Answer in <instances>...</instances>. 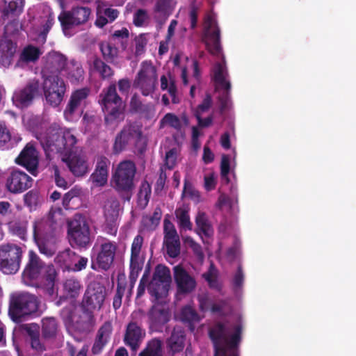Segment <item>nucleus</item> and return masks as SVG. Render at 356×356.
Listing matches in <instances>:
<instances>
[{"mask_svg":"<svg viewBox=\"0 0 356 356\" xmlns=\"http://www.w3.org/2000/svg\"><path fill=\"white\" fill-rule=\"evenodd\" d=\"M62 75L66 76L72 83H75L83 79V70L78 62L71 60L66 65Z\"/></svg>","mask_w":356,"mask_h":356,"instance_id":"473e14b6","label":"nucleus"},{"mask_svg":"<svg viewBox=\"0 0 356 356\" xmlns=\"http://www.w3.org/2000/svg\"><path fill=\"white\" fill-rule=\"evenodd\" d=\"M100 49L104 57L111 62H113L118 56V49L111 41L102 42Z\"/></svg>","mask_w":356,"mask_h":356,"instance_id":"37998d69","label":"nucleus"},{"mask_svg":"<svg viewBox=\"0 0 356 356\" xmlns=\"http://www.w3.org/2000/svg\"><path fill=\"white\" fill-rule=\"evenodd\" d=\"M150 194V185L147 181L143 182L138 193V204L140 207H144L147 204Z\"/></svg>","mask_w":356,"mask_h":356,"instance_id":"de8ad7c7","label":"nucleus"},{"mask_svg":"<svg viewBox=\"0 0 356 356\" xmlns=\"http://www.w3.org/2000/svg\"><path fill=\"white\" fill-rule=\"evenodd\" d=\"M204 277L211 287H218V283L217 280V270L213 267L211 266L209 272L204 275Z\"/></svg>","mask_w":356,"mask_h":356,"instance_id":"e2e57ef3","label":"nucleus"},{"mask_svg":"<svg viewBox=\"0 0 356 356\" xmlns=\"http://www.w3.org/2000/svg\"><path fill=\"white\" fill-rule=\"evenodd\" d=\"M164 233L168 254L175 257L179 253V239L174 225L167 218L164 220Z\"/></svg>","mask_w":356,"mask_h":356,"instance_id":"4be33fe9","label":"nucleus"},{"mask_svg":"<svg viewBox=\"0 0 356 356\" xmlns=\"http://www.w3.org/2000/svg\"><path fill=\"white\" fill-rule=\"evenodd\" d=\"M139 356H162L161 341L157 339L149 341L147 348L140 353Z\"/></svg>","mask_w":356,"mask_h":356,"instance_id":"c03bdc74","label":"nucleus"},{"mask_svg":"<svg viewBox=\"0 0 356 356\" xmlns=\"http://www.w3.org/2000/svg\"><path fill=\"white\" fill-rule=\"evenodd\" d=\"M168 347L173 353L179 352L184 346V333L180 327H175L168 340Z\"/></svg>","mask_w":356,"mask_h":356,"instance_id":"c9c22d12","label":"nucleus"},{"mask_svg":"<svg viewBox=\"0 0 356 356\" xmlns=\"http://www.w3.org/2000/svg\"><path fill=\"white\" fill-rule=\"evenodd\" d=\"M119 12L117 9L107 7L103 2H98L97 7V19L95 24L102 28L107 23L114 21L118 16Z\"/></svg>","mask_w":356,"mask_h":356,"instance_id":"c85d7f7f","label":"nucleus"},{"mask_svg":"<svg viewBox=\"0 0 356 356\" xmlns=\"http://www.w3.org/2000/svg\"><path fill=\"white\" fill-rule=\"evenodd\" d=\"M22 250L14 244L0 246V270L5 274H13L19 269Z\"/></svg>","mask_w":356,"mask_h":356,"instance_id":"6e6552de","label":"nucleus"},{"mask_svg":"<svg viewBox=\"0 0 356 356\" xmlns=\"http://www.w3.org/2000/svg\"><path fill=\"white\" fill-rule=\"evenodd\" d=\"M101 104L106 115L105 120L108 124L120 121L124 118V105L117 95L114 85L111 86L106 92L102 94Z\"/></svg>","mask_w":356,"mask_h":356,"instance_id":"0eeeda50","label":"nucleus"},{"mask_svg":"<svg viewBox=\"0 0 356 356\" xmlns=\"http://www.w3.org/2000/svg\"><path fill=\"white\" fill-rule=\"evenodd\" d=\"M136 168L133 161L125 160L116 167L112 177V182L118 191H129L134 186Z\"/></svg>","mask_w":356,"mask_h":356,"instance_id":"1a4fd4ad","label":"nucleus"},{"mask_svg":"<svg viewBox=\"0 0 356 356\" xmlns=\"http://www.w3.org/2000/svg\"><path fill=\"white\" fill-rule=\"evenodd\" d=\"M148 15L145 10L139 9L134 15L133 22L137 26H142L147 24Z\"/></svg>","mask_w":356,"mask_h":356,"instance_id":"bf43d9fd","label":"nucleus"},{"mask_svg":"<svg viewBox=\"0 0 356 356\" xmlns=\"http://www.w3.org/2000/svg\"><path fill=\"white\" fill-rule=\"evenodd\" d=\"M9 228L13 234L18 236L22 239L26 238L27 229V224L26 222H10Z\"/></svg>","mask_w":356,"mask_h":356,"instance_id":"3c124183","label":"nucleus"},{"mask_svg":"<svg viewBox=\"0 0 356 356\" xmlns=\"http://www.w3.org/2000/svg\"><path fill=\"white\" fill-rule=\"evenodd\" d=\"M217 184V175L211 170L204 175V188L207 191L215 189Z\"/></svg>","mask_w":356,"mask_h":356,"instance_id":"603ef678","label":"nucleus"},{"mask_svg":"<svg viewBox=\"0 0 356 356\" xmlns=\"http://www.w3.org/2000/svg\"><path fill=\"white\" fill-rule=\"evenodd\" d=\"M179 149L178 147H172L166 152L165 162L168 168H172L177 163Z\"/></svg>","mask_w":356,"mask_h":356,"instance_id":"6e6d98bb","label":"nucleus"},{"mask_svg":"<svg viewBox=\"0 0 356 356\" xmlns=\"http://www.w3.org/2000/svg\"><path fill=\"white\" fill-rule=\"evenodd\" d=\"M145 334V332L136 323H129L124 337L125 343L133 350L136 351L139 347V344L144 338Z\"/></svg>","mask_w":356,"mask_h":356,"instance_id":"c756f323","label":"nucleus"},{"mask_svg":"<svg viewBox=\"0 0 356 356\" xmlns=\"http://www.w3.org/2000/svg\"><path fill=\"white\" fill-rule=\"evenodd\" d=\"M141 142H143V138L139 129L136 126H127L116 138L114 150L118 153L122 152L127 145H138Z\"/></svg>","mask_w":356,"mask_h":356,"instance_id":"f3484780","label":"nucleus"},{"mask_svg":"<svg viewBox=\"0 0 356 356\" xmlns=\"http://www.w3.org/2000/svg\"><path fill=\"white\" fill-rule=\"evenodd\" d=\"M112 332V326L110 323H106L99 329L97 339L93 346V352L99 353L103 346L108 341Z\"/></svg>","mask_w":356,"mask_h":356,"instance_id":"f704fd0d","label":"nucleus"},{"mask_svg":"<svg viewBox=\"0 0 356 356\" xmlns=\"http://www.w3.org/2000/svg\"><path fill=\"white\" fill-rule=\"evenodd\" d=\"M97 251V264L102 269L106 270L109 268L115 257L116 251L115 243L105 241L100 244Z\"/></svg>","mask_w":356,"mask_h":356,"instance_id":"5701e85b","label":"nucleus"},{"mask_svg":"<svg viewBox=\"0 0 356 356\" xmlns=\"http://www.w3.org/2000/svg\"><path fill=\"white\" fill-rule=\"evenodd\" d=\"M216 206L218 209L228 212L234 209V203L229 197L225 194H221Z\"/></svg>","mask_w":356,"mask_h":356,"instance_id":"864d4df0","label":"nucleus"},{"mask_svg":"<svg viewBox=\"0 0 356 356\" xmlns=\"http://www.w3.org/2000/svg\"><path fill=\"white\" fill-rule=\"evenodd\" d=\"M211 104V99L209 96H207L203 100L202 103L200 104L196 111H195V116L196 118L201 117V115L208 111Z\"/></svg>","mask_w":356,"mask_h":356,"instance_id":"69168bd1","label":"nucleus"},{"mask_svg":"<svg viewBox=\"0 0 356 356\" xmlns=\"http://www.w3.org/2000/svg\"><path fill=\"white\" fill-rule=\"evenodd\" d=\"M33 179L25 172L14 170L6 181V188L13 193H22L32 186Z\"/></svg>","mask_w":356,"mask_h":356,"instance_id":"412c9836","label":"nucleus"},{"mask_svg":"<svg viewBox=\"0 0 356 356\" xmlns=\"http://www.w3.org/2000/svg\"><path fill=\"white\" fill-rule=\"evenodd\" d=\"M77 259V256L69 250H66L63 252H59L56 257V261L60 264L61 266H65L68 270H70L72 264Z\"/></svg>","mask_w":356,"mask_h":356,"instance_id":"79ce46f5","label":"nucleus"},{"mask_svg":"<svg viewBox=\"0 0 356 356\" xmlns=\"http://www.w3.org/2000/svg\"><path fill=\"white\" fill-rule=\"evenodd\" d=\"M42 54V51L38 47L33 45H28L23 49L20 54L19 65L22 63H35Z\"/></svg>","mask_w":356,"mask_h":356,"instance_id":"4c0bfd02","label":"nucleus"},{"mask_svg":"<svg viewBox=\"0 0 356 356\" xmlns=\"http://www.w3.org/2000/svg\"><path fill=\"white\" fill-rule=\"evenodd\" d=\"M60 160L75 176H83L89 170V165L81 150L64 156Z\"/></svg>","mask_w":356,"mask_h":356,"instance_id":"aec40b11","label":"nucleus"},{"mask_svg":"<svg viewBox=\"0 0 356 356\" xmlns=\"http://www.w3.org/2000/svg\"><path fill=\"white\" fill-rule=\"evenodd\" d=\"M161 88L162 90H167L171 97V102L173 104H177L179 102L177 96V88L175 84V80L170 73H167L161 76Z\"/></svg>","mask_w":356,"mask_h":356,"instance_id":"72a5a7b5","label":"nucleus"},{"mask_svg":"<svg viewBox=\"0 0 356 356\" xmlns=\"http://www.w3.org/2000/svg\"><path fill=\"white\" fill-rule=\"evenodd\" d=\"M4 3V10L7 13L19 12L24 6V0H3Z\"/></svg>","mask_w":356,"mask_h":356,"instance_id":"13d9d810","label":"nucleus"},{"mask_svg":"<svg viewBox=\"0 0 356 356\" xmlns=\"http://www.w3.org/2000/svg\"><path fill=\"white\" fill-rule=\"evenodd\" d=\"M90 15V10L88 8L79 7L73 9L72 12L62 13L58 19L63 26L65 35H67V31L72 26L79 25L86 22Z\"/></svg>","mask_w":356,"mask_h":356,"instance_id":"dca6fc26","label":"nucleus"},{"mask_svg":"<svg viewBox=\"0 0 356 356\" xmlns=\"http://www.w3.org/2000/svg\"><path fill=\"white\" fill-rule=\"evenodd\" d=\"M109 163V160L107 158L97 157L96 169L90 177L94 187L103 186L107 183Z\"/></svg>","mask_w":356,"mask_h":356,"instance_id":"bb28decb","label":"nucleus"},{"mask_svg":"<svg viewBox=\"0 0 356 356\" xmlns=\"http://www.w3.org/2000/svg\"><path fill=\"white\" fill-rule=\"evenodd\" d=\"M195 222L197 225V233L202 237V235L209 237L213 234V231L211 225H210L207 217L204 212H198L195 218Z\"/></svg>","mask_w":356,"mask_h":356,"instance_id":"58836bf2","label":"nucleus"},{"mask_svg":"<svg viewBox=\"0 0 356 356\" xmlns=\"http://www.w3.org/2000/svg\"><path fill=\"white\" fill-rule=\"evenodd\" d=\"M183 240H184L185 244L186 245L191 247L197 256H199V257L202 256L201 248H200V245L198 244H197L191 237L185 236L183 238Z\"/></svg>","mask_w":356,"mask_h":356,"instance_id":"774afa93","label":"nucleus"},{"mask_svg":"<svg viewBox=\"0 0 356 356\" xmlns=\"http://www.w3.org/2000/svg\"><path fill=\"white\" fill-rule=\"evenodd\" d=\"M229 161L230 158L228 155L223 154L222 156L220 163V176L222 181H225L226 183L229 181L228 177L230 171Z\"/></svg>","mask_w":356,"mask_h":356,"instance_id":"4d7b16f0","label":"nucleus"},{"mask_svg":"<svg viewBox=\"0 0 356 356\" xmlns=\"http://www.w3.org/2000/svg\"><path fill=\"white\" fill-rule=\"evenodd\" d=\"M38 82L34 81L24 89L16 91L13 96L14 104L19 108L29 106L33 97L38 94Z\"/></svg>","mask_w":356,"mask_h":356,"instance_id":"393cba45","label":"nucleus"},{"mask_svg":"<svg viewBox=\"0 0 356 356\" xmlns=\"http://www.w3.org/2000/svg\"><path fill=\"white\" fill-rule=\"evenodd\" d=\"M242 330L243 323L240 316L228 325L218 323L212 328L209 334L214 343L215 356H238L237 348Z\"/></svg>","mask_w":356,"mask_h":356,"instance_id":"f03ea898","label":"nucleus"},{"mask_svg":"<svg viewBox=\"0 0 356 356\" xmlns=\"http://www.w3.org/2000/svg\"><path fill=\"white\" fill-rule=\"evenodd\" d=\"M46 64L43 70L44 76L47 74L51 75H56L57 72L63 74L66 68V65L68 62L66 61L65 57L58 52H51L47 56Z\"/></svg>","mask_w":356,"mask_h":356,"instance_id":"a878e982","label":"nucleus"},{"mask_svg":"<svg viewBox=\"0 0 356 356\" xmlns=\"http://www.w3.org/2000/svg\"><path fill=\"white\" fill-rule=\"evenodd\" d=\"M42 143H45L50 151H56L60 159L65 155L67 156L81 150L79 146V140L71 129H60Z\"/></svg>","mask_w":356,"mask_h":356,"instance_id":"39448f33","label":"nucleus"},{"mask_svg":"<svg viewBox=\"0 0 356 356\" xmlns=\"http://www.w3.org/2000/svg\"><path fill=\"white\" fill-rule=\"evenodd\" d=\"M24 276L31 280L39 277H45L52 281L56 276V270L53 266H46L40 257L32 250L29 252V262L24 270Z\"/></svg>","mask_w":356,"mask_h":356,"instance_id":"9b49d317","label":"nucleus"},{"mask_svg":"<svg viewBox=\"0 0 356 356\" xmlns=\"http://www.w3.org/2000/svg\"><path fill=\"white\" fill-rule=\"evenodd\" d=\"M174 276L179 292L188 293L194 289L195 280L181 267L177 266L174 268Z\"/></svg>","mask_w":356,"mask_h":356,"instance_id":"cd10ccee","label":"nucleus"},{"mask_svg":"<svg viewBox=\"0 0 356 356\" xmlns=\"http://www.w3.org/2000/svg\"><path fill=\"white\" fill-rule=\"evenodd\" d=\"M42 331L46 337L55 335L57 331V323L54 318H47L42 321Z\"/></svg>","mask_w":356,"mask_h":356,"instance_id":"49530a36","label":"nucleus"},{"mask_svg":"<svg viewBox=\"0 0 356 356\" xmlns=\"http://www.w3.org/2000/svg\"><path fill=\"white\" fill-rule=\"evenodd\" d=\"M88 94L89 90L87 88L79 89L72 93L64 111V117L66 120L75 122L81 118L86 105Z\"/></svg>","mask_w":356,"mask_h":356,"instance_id":"ddd939ff","label":"nucleus"},{"mask_svg":"<svg viewBox=\"0 0 356 356\" xmlns=\"http://www.w3.org/2000/svg\"><path fill=\"white\" fill-rule=\"evenodd\" d=\"M189 208L187 206H181L176 209L175 215L181 229L191 230L192 223L188 214Z\"/></svg>","mask_w":356,"mask_h":356,"instance_id":"ea45409f","label":"nucleus"},{"mask_svg":"<svg viewBox=\"0 0 356 356\" xmlns=\"http://www.w3.org/2000/svg\"><path fill=\"white\" fill-rule=\"evenodd\" d=\"M55 228L48 219H39L33 224V238L40 253L51 257L56 250Z\"/></svg>","mask_w":356,"mask_h":356,"instance_id":"20e7f679","label":"nucleus"},{"mask_svg":"<svg viewBox=\"0 0 356 356\" xmlns=\"http://www.w3.org/2000/svg\"><path fill=\"white\" fill-rule=\"evenodd\" d=\"M179 318L182 321H186L191 324L198 322L200 319V316L195 312L191 307H184L180 313Z\"/></svg>","mask_w":356,"mask_h":356,"instance_id":"09e8293b","label":"nucleus"},{"mask_svg":"<svg viewBox=\"0 0 356 356\" xmlns=\"http://www.w3.org/2000/svg\"><path fill=\"white\" fill-rule=\"evenodd\" d=\"M202 41L208 51L220 60L216 61L213 68V77L218 89L224 90L226 92L230 89V83L223 56L221 54L220 44V30L216 18L208 15L204 21Z\"/></svg>","mask_w":356,"mask_h":356,"instance_id":"f257e3e1","label":"nucleus"},{"mask_svg":"<svg viewBox=\"0 0 356 356\" xmlns=\"http://www.w3.org/2000/svg\"><path fill=\"white\" fill-rule=\"evenodd\" d=\"M104 217L106 222L115 225L120 217V207L119 202L114 199H108L104 206Z\"/></svg>","mask_w":356,"mask_h":356,"instance_id":"7c9ffc66","label":"nucleus"},{"mask_svg":"<svg viewBox=\"0 0 356 356\" xmlns=\"http://www.w3.org/2000/svg\"><path fill=\"white\" fill-rule=\"evenodd\" d=\"M143 242V237L138 235L134 238L131 245L130 279L134 282L136 280L144 263L145 259L141 253Z\"/></svg>","mask_w":356,"mask_h":356,"instance_id":"6ab92c4d","label":"nucleus"},{"mask_svg":"<svg viewBox=\"0 0 356 356\" xmlns=\"http://www.w3.org/2000/svg\"><path fill=\"white\" fill-rule=\"evenodd\" d=\"M16 44L10 40L5 39L0 44V63L4 67H8L12 62V58L16 51Z\"/></svg>","mask_w":356,"mask_h":356,"instance_id":"2f4dec72","label":"nucleus"},{"mask_svg":"<svg viewBox=\"0 0 356 356\" xmlns=\"http://www.w3.org/2000/svg\"><path fill=\"white\" fill-rule=\"evenodd\" d=\"M181 121L180 119L172 113H167L161 120V127H163L169 126L176 129H180L181 127Z\"/></svg>","mask_w":356,"mask_h":356,"instance_id":"8fccbe9b","label":"nucleus"},{"mask_svg":"<svg viewBox=\"0 0 356 356\" xmlns=\"http://www.w3.org/2000/svg\"><path fill=\"white\" fill-rule=\"evenodd\" d=\"M53 21L54 18L51 16V14L49 13L48 19H47L46 23L43 26L42 31L40 32L38 36L34 38V40L44 42L46 40L47 34L53 24Z\"/></svg>","mask_w":356,"mask_h":356,"instance_id":"680f3d73","label":"nucleus"},{"mask_svg":"<svg viewBox=\"0 0 356 356\" xmlns=\"http://www.w3.org/2000/svg\"><path fill=\"white\" fill-rule=\"evenodd\" d=\"M170 281L169 269L163 266H158L148 288L151 295L158 302V304L154 305L149 314L152 324L154 325L164 324L170 318L167 308L159 303H162L163 298L167 296Z\"/></svg>","mask_w":356,"mask_h":356,"instance_id":"7ed1b4c3","label":"nucleus"},{"mask_svg":"<svg viewBox=\"0 0 356 356\" xmlns=\"http://www.w3.org/2000/svg\"><path fill=\"white\" fill-rule=\"evenodd\" d=\"M105 299L104 288L99 284L88 286L83 300V307L89 312L99 311Z\"/></svg>","mask_w":356,"mask_h":356,"instance_id":"2eb2a0df","label":"nucleus"},{"mask_svg":"<svg viewBox=\"0 0 356 356\" xmlns=\"http://www.w3.org/2000/svg\"><path fill=\"white\" fill-rule=\"evenodd\" d=\"M88 65L91 73H99L104 78L108 77L113 74L111 67L95 56L89 60Z\"/></svg>","mask_w":356,"mask_h":356,"instance_id":"e433bc0d","label":"nucleus"},{"mask_svg":"<svg viewBox=\"0 0 356 356\" xmlns=\"http://www.w3.org/2000/svg\"><path fill=\"white\" fill-rule=\"evenodd\" d=\"M68 235L72 245L83 247L89 243V227L82 216H76L69 222Z\"/></svg>","mask_w":356,"mask_h":356,"instance_id":"4468645a","label":"nucleus"},{"mask_svg":"<svg viewBox=\"0 0 356 356\" xmlns=\"http://www.w3.org/2000/svg\"><path fill=\"white\" fill-rule=\"evenodd\" d=\"M15 161L17 164L24 167L33 175H38L39 153L33 144H27Z\"/></svg>","mask_w":356,"mask_h":356,"instance_id":"a211bd4d","label":"nucleus"},{"mask_svg":"<svg viewBox=\"0 0 356 356\" xmlns=\"http://www.w3.org/2000/svg\"><path fill=\"white\" fill-rule=\"evenodd\" d=\"M161 217V212L160 209H156L152 217L143 218V223L149 229H154L159 224Z\"/></svg>","mask_w":356,"mask_h":356,"instance_id":"052dcab7","label":"nucleus"},{"mask_svg":"<svg viewBox=\"0 0 356 356\" xmlns=\"http://www.w3.org/2000/svg\"><path fill=\"white\" fill-rule=\"evenodd\" d=\"M39 301L34 295L28 293H14L10 296L9 314L14 321L36 312Z\"/></svg>","mask_w":356,"mask_h":356,"instance_id":"423d86ee","label":"nucleus"},{"mask_svg":"<svg viewBox=\"0 0 356 356\" xmlns=\"http://www.w3.org/2000/svg\"><path fill=\"white\" fill-rule=\"evenodd\" d=\"M183 195L185 197H188L191 199L196 203H198L202 201L200 193L187 182H185L184 184Z\"/></svg>","mask_w":356,"mask_h":356,"instance_id":"5fc2aeb1","label":"nucleus"},{"mask_svg":"<svg viewBox=\"0 0 356 356\" xmlns=\"http://www.w3.org/2000/svg\"><path fill=\"white\" fill-rule=\"evenodd\" d=\"M65 84L58 75H47L43 83L44 96L51 106H58L65 92Z\"/></svg>","mask_w":356,"mask_h":356,"instance_id":"9d476101","label":"nucleus"},{"mask_svg":"<svg viewBox=\"0 0 356 356\" xmlns=\"http://www.w3.org/2000/svg\"><path fill=\"white\" fill-rule=\"evenodd\" d=\"M63 289L67 297L74 298L79 293L81 286L78 281L69 279L64 283Z\"/></svg>","mask_w":356,"mask_h":356,"instance_id":"a18cd8bd","label":"nucleus"},{"mask_svg":"<svg viewBox=\"0 0 356 356\" xmlns=\"http://www.w3.org/2000/svg\"><path fill=\"white\" fill-rule=\"evenodd\" d=\"M156 72L155 67L149 62L142 63L138 76L134 81V85L145 96L151 95L156 87Z\"/></svg>","mask_w":356,"mask_h":356,"instance_id":"f8f14e48","label":"nucleus"},{"mask_svg":"<svg viewBox=\"0 0 356 356\" xmlns=\"http://www.w3.org/2000/svg\"><path fill=\"white\" fill-rule=\"evenodd\" d=\"M10 140V133L6 125L0 122V147H4Z\"/></svg>","mask_w":356,"mask_h":356,"instance_id":"0e129e2a","label":"nucleus"},{"mask_svg":"<svg viewBox=\"0 0 356 356\" xmlns=\"http://www.w3.org/2000/svg\"><path fill=\"white\" fill-rule=\"evenodd\" d=\"M71 307V310L65 309L62 311V317L68 329H74L81 331L85 328L86 319L88 318V316L86 314L81 316L80 314V309L75 307L74 305H72Z\"/></svg>","mask_w":356,"mask_h":356,"instance_id":"b1692460","label":"nucleus"},{"mask_svg":"<svg viewBox=\"0 0 356 356\" xmlns=\"http://www.w3.org/2000/svg\"><path fill=\"white\" fill-rule=\"evenodd\" d=\"M186 61L189 65H191V67H193V71H194V76H197L198 75V72H197V63L196 62H195L194 60H188V58L186 57H184V56H177L175 58H174V64L175 66H177L179 67V65L181 64V63L182 61Z\"/></svg>","mask_w":356,"mask_h":356,"instance_id":"338daca9","label":"nucleus"},{"mask_svg":"<svg viewBox=\"0 0 356 356\" xmlns=\"http://www.w3.org/2000/svg\"><path fill=\"white\" fill-rule=\"evenodd\" d=\"M200 307L202 311L211 309L212 313H220L225 305L224 302H214L207 296H200L199 298Z\"/></svg>","mask_w":356,"mask_h":356,"instance_id":"a19ab883","label":"nucleus"}]
</instances>
